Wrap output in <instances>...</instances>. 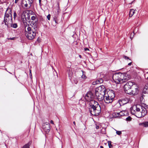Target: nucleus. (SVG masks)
<instances>
[{
    "mask_svg": "<svg viewBox=\"0 0 148 148\" xmlns=\"http://www.w3.org/2000/svg\"><path fill=\"white\" fill-rule=\"evenodd\" d=\"M12 12L11 8L8 7L5 12L3 20L5 25L7 26H9V25L12 21Z\"/></svg>",
    "mask_w": 148,
    "mask_h": 148,
    "instance_id": "1",
    "label": "nucleus"
},
{
    "mask_svg": "<svg viewBox=\"0 0 148 148\" xmlns=\"http://www.w3.org/2000/svg\"><path fill=\"white\" fill-rule=\"evenodd\" d=\"M25 27V35L27 38L30 40L34 39L36 36L37 33L33 31V29L29 26V25Z\"/></svg>",
    "mask_w": 148,
    "mask_h": 148,
    "instance_id": "2",
    "label": "nucleus"
},
{
    "mask_svg": "<svg viewBox=\"0 0 148 148\" xmlns=\"http://www.w3.org/2000/svg\"><path fill=\"white\" fill-rule=\"evenodd\" d=\"M114 97V93L113 91L108 92H107V95L104 97L103 99L106 103H111L113 101Z\"/></svg>",
    "mask_w": 148,
    "mask_h": 148,
    "instance_id": "3",
    "label": "nucleus"
},
{
    "mask_svg": "<svg viewBox=\"0 0 148 148\" xmlns=\"http://www.w3.org/2000/svg\"><path fill=\"white\" fill-rule=\"evenodd\" d=\"M89 111L93 115L98 116L101 113V108L100 106L89 108Z\"/></svg>",
    "mask_w": 148,
    "mask_h": 148,
    "instance_id": "4",
    "label": "nucleus"
},
{
    "mask_svg": "<svg viewBox=\"0 0 148 148\" xmlns=\"http://www.w3.org/2000/svg\"><path fill=\"white\" fill-rule=\"evenodd\" d=\"M123 76V73H115L113 75L112 79L114 81L116 84L122 83V80Z\"/></svg>",
    "mask_w": 148,
    "mask_h": 148,
    "instance_id": "5",
    "label": "nucleus"
},
{
    "mask_svg": "<svg viewBox=\"0 0 148 148\" xmlns=\"http://www.w3.org/2000/svg\"><path fill=\"white\" fill-rule=\"evenodd\" d=\"M134 85L133 83L129 81L127 82L124 86V88L125 92L127 94L131 93V90Z\"/></svg>",
    "mask_w": 148,
    "mask_h": 148,
    "instance_id": "6",
    "label": "nucleus"
},
{
    "mask_svg": "<svg viewBox=\"0 0 148 148\" xmlns=\"http://www.w3.org/2000/svg\"><path fill=\"white\" fill-rule=\"evenodd\" d=\"M32 3L31 0H23L22 5L23 8L25 9L29 8L31 7Z\"/></svg>",
    "mask_w": 148,
    "mask_h": 148,
    "instance_id": "7",
    "label": "nucleus"
},
{
    "mask_svg": "<svg viewBox=\"0 0 148 148\" xmlns=\"http://www.w3.org/2000/svg\"><path fill=\"white\" fill-rule=\"evenodd\" d=\"M95 92L106 94V89L104 86L101 85L96 88Z\"/></svg>",
    "mask_w": 148,
    "mask_h": 148,
    "instance_id": "8",
    "label": "nucleus"
},
{
    "mask_svg": "<svg viewBox=\"0 0 148 148\" xmlns=\"http://www.w3.org/2000/svg\"><path fill=\"white\" fill-rule=\"evenodd\" d=\"M94 97V96L92 95V93L90 91L88 92L85 97V99L88 101H90L93 99Z\"/></svg>",
    "mask_w": 148,
    "mask_h": 148,
    "instance_id": "9",
    "label": "nucleus"
},
{
    "mask_svg": "<svg viewBox=\"0 0 148 148\" xmlns=\"http://www.w3.org/2000/svg\"><path fill=\"white\" fill-rule=\"evenodd\" d=\"M138 90L137 86L133 85L131 90V93H129L128 94L135 95L138 94Z\"/></svg>",
    "mask_w": 148,
    "mask_h": 148,
    "instance_id": "10",
    "label": "nucleus"
},
{
    "mask_svg": "<svg viewBox=\"0 0 148 148\" xmlns=\"http://www.w3.org/2000/svg\"><path fill=\"white\" fill-rule=\"evenodd\" d=\"M96 97L99 101H101L104 98V95H106L101 93L95 92Z\"/></svg>",
    "mask_w": 148,
    "mask_h": 148,
    "instance_id": "11",
    "label": "nucleus"
},
{
    "mask_svg": "<svg viewBox=\"0 0 148 148\" xmlns=\"http://www.w3.org/2000/svg\"><path fill=\"white\" fill-rule=\"evenodd\" d=\"M42 127L44 131L46 133H48L50 130V124L49 123L47 124H44L42 126Z\"/></svg>",
    "mask_w": 148,
    "mask_h": 148,
    "instance_id": "12",
    "label": "nucleus"
},
{
    "mask_svg": "<svg viewBox=\"0 0 148 148\" xmlns=\"http://www.w3.org/2000/svg\"><path fill=\"white\" fill-rule=\"evenodd\" d=\"M131 113L138 118L142 117V114L141 111L136 112L133 110H131Z\"/></svg>",
    "mask_w": 148,
    "mask_h": 148,
    "instance_id": "13",
    "label": "nucleus"
},
{
    "mask_svg": "<svg viewBox=\"0 0 148 148\" xmlns=\"http://www.w3.org/2000/svg\"><path fill=\"white\" fill-rule=\"evenodd\" d=\"M123 78H122V80L121 81V83H122L126 82L127 80L130 79V75L127 74L123 73Z\"/></svg>",
    "mask_w": 148,
    "mask_h": 148,
    "instance_id": "14",
    "label": "nucleus"
},
{
    "mask_svg": "<svg viewBox=\"0 0 148 148\" xmlns=\"http://www.w3.org/2000/svg\"><path fill=\"white\" fill-rule=\"evenodd\" d=\"M129 101V99L127 98H122L119 100V103L121 106L127 103Z\"/></svg>",
    "mask_w": 148,
    "mask_h": 148,
    "instance_id": "15",
    "label": "nucleus"
},
{
    "mask_svg": "<svg viewBox=\"0 0 148 148\" xmlns=\"http://www.w3.org/2000/svg\"><path fill=\"white\" fill-rule=\"evenodd\" d=\"M89 104V107H95L97 106H99L100 105L98 103L92 99L90 101Z\"/></svg>",
    "mask_w": 148,
    "mask_h": 148,
    "instance_id": "16",
    "label": "nucleus"
},
{
    "mask_svg": "<svg viewBox=\"0 0 148 148\" xmlns=\"http://www.w3.org/2000/svg\"><path fill=\"white\" fill-rule=\"evenodd\" d=\"M140 108L142 109V107L140 105H134L132 107L131 110H133L136 112L140 111Z\"/></svg>",
    "mask_w": 148,
    "mask_h": 148,
    "instance_id": "17",
    "label": "nucleus"
},
{
    "mask_svg": "<svg viewBox=\"0 0 148 148\" xmlns=\"http://www.w3.org/2000/svg\"><path fill=\"white\" fill-rule=\"evenodd\" d=\"M103 80L102 78H99L96 80V81L93 82L92 84L93 85L97 84H98L102 83L103 82Z\"/></svg>",
    "mask_w": 148,
    "mask_h": 148,
    "instance_id": "18",
    "label": "nucleus"
},
{
    "mask_svg": "<svg viewBox=\"0 0 148 148\" xmlns=\"http://www.w3.org/2000/svg\"><path fill=\"white\" fill-rule=\"evenodd\" d=\"M18 27V25L16 23H13V21L9 25V26H7L8 28H10V27H12L14 28H16Z\"/></svg>",
    "mask_w": 148,
    "mask_h": 148,
    "instance_id": "19",
    "label": "nucleus"
},
{
    "mask_svg": "<svg viewBox=\"0 0 148 148\" xmlns=\"http://www.w3.org/2000/svg\"><path fill=\"white\" fill-rule=\"evenodd\" d=\"M32 143V141H29L27 144L25 145L22 148H29L30 146Z\"/></svg>",
    "mask_w": 148,
    "mask_h": 148,
    "instance_id": "20",
    "label": "nucleus"
},
{
    "mask_svg": "<svg viewBox=\"0 0 148 148\" xmlns=\"http://www.w3.org/2000/svg\"><path fill=\"white\" fill-rule=\"evenodd\" d=\"M141 112L142 114V116L144 117L147 114L146 109L145 108H143V109L142 108V110Z\"/></svg>",
    "mask_w": 148,
    "mask_h": 148,
    "instance_id": "21",
    "label": "nucleus"
},
{
    "mask_svg": "<svg viewBox=\"0 0 148 148\" xmlns=\"http://www.w3.org/2000/svg\"><path fill=\"white\" fill-rule=\"evenodd\" d=\"M22 20L23 21V23L24 25L25 26V27L26 26L27 28V27L29 25V24H27V23L26 22V18H22Z\"/></svg>",
    "mask_w": 148,
    "mask_h": 148,
    "instance_id": "22",
    "label": "nucleus"
},
{
    "mask_svg": "<svg viewBox=\"0 0 148 148\" xmlns=\"http://www.w3.org/2000/svg\"><path fill=\"white\" fill-rule=\"evenodd\" d=\"M139 125H143L145 127H148V121H146L145 122H144L140 123H139Z\"/></svg>",
    "mask_w": 148,
    "mask_h": 148,
    "instance_id": "23",
    "label": "nucleus"
},
{
    "mask_svg": "<svg viewBox=\"0 0 148 148\" xmlns=\"http://www.w3.org/2000/svg\"><path fill=\"white\" fill-rule=\"evenodd\" d=\"M135 13V10L133 9H131L129 12V16L132 17L134 14Z\"/></svg>",
    "mask_w": 148,
    "mask_h": 148,
    "instance_id": "24",
    "label": "nucleus"
},
{
    "mask_svg": "<svg viewBox=\"0 0 148 148\" xmlns=\"http://www.w3.org/2000/svg\"><path fill=\"white\" fill-rule=\"evenodd\" d=\"M31 28L33 29V31H35L37 33V30L38 29V27L37 25H35L34 27L32 26Z\"/></svg>",
    "mask_w": 148,
    "mask_h": 148,
    "instance_id": "25",
    "label": "nucleus"
},
{
    "mask_svg": "<svg viewBox=\"0 0 148 148\" xmlns=\"http://www.w3.org/2000/svg\"><path fill=\"white\" fill-rule=\"evenodd\" d=\"M147 90V89L146 88H145L143 89V91L142 93L144 94L145 95H147L148 93L146 91V90Z\"/></svg>",
    "mask_w": 148,
    "mask_h": 148,
    "instance_id": "26",
    "label": "nucleus"
},
{
    "mask_svg": "<svg viewBox=\"0 0 148 148\" xmlns=\"http://www.w3.org/2000/svg\"><path fill=\"white\" fill-rule=\"evenodd\" d=\"M108 145L109 148H110L111 147H112V142L110 141H108Z\"/></svg>",
    "mask_w": 148,
    "mask_h": 148,
    "instance_id": "27",
    "label": "nucleus"
},
{
    "mask_svg": "<svg viewBox=\"0 0 148 148\" xmlns=\"http://www.w3.org/2000/svg\"><path fill=\"white\" fill-rule=\"evenodd\" d=\"M132 118L130 116H129L126 118L127 121H130L132 120Z\"/></svg>",
    "mask_w": 148,
    "mask_h": 148,
    "instance_id": "28",
    "label": "nucleus"
},
{
    "mask_svg": "<svg viewBox=\"0 0 148 148\" xmlns=\"http://www.w3.org/2000/svg\"><path fill=\"white\" fill-rule=\"evenodd\" d=\"M116 133L117 134L119 135H120L121 134L122 132L121 131H117L116 130Z\"/></svg>",
    "mask_w": 148,
    "mask_h": 148,
    "instance_id": "29",
    "label": "nucleus"
},
{
    "mask_svg": "<svg viewBox=\"0 0 148 148\" xmlns=\"http://www.w3.org/2000/svg\"><path fill=\"white\" fill-rule=\"evenodd\" d=\"M123 58H125V59L126 60L129 59L130 60V59L128 57H127L126 56H125V55L123 56Z\"/></svg>",
    "mask_w": 148,
    "mask_h": 148,
    "instance_id": "30",
    "label": "nucleus"
},
{
    "mask_svg": "<svg viewBox=\"0 0 148 148\" xmlns=\"http://www.w3.org/2000/svg\"><path fill=\"white\" fill-rule=\"evenodd\" d=\"M17 16L16 13V12H14V18L15 19Z\"/></svg>",
    "mask_w": 148,
    "mask_h": 148,
    "instance_id": "31",
    "label": "nucleus"
},
{
    "mask_svg": "<svg viewBox=\"0 0 148 148\" xmlns=\"http://www.w3.org/2000/svg\"><path fill=\"white\" fill-rule=\"evenodd\" d=\"M134 33L133 32V33H132L130 35V38L132 39V38L133 37V36L134 35Z\"/></svg>",
    "mask_w": 148,
    "mask_h": 148,
    "instance_id": "32",
    "label": "nucleus"
},
{
    "mask_svg": "<svg viewBox=\"0 0 148 148\" xmlns=\"http://www.w3.org/2000/svg\"><path fill=\"white\" fill-rule=\"evenodd\" d=\"M31 19L33 21L35 20L36 19V16H32L31 17Z\"/></svg>",
    "mask_w": 148,
    "mask_h": 148,
    "instance_id": "33",
    "label": "nucleus"
},
{
    "mask_svg": "<svg viewBox=\"0 0 148 148\" xmlns=\"http://www.w3.org/2000/svg\"><path fill=\"white\" fill-rule=\"evenodd\" d=\"M51 15L50 14H48L47 16V18L48 20H49L50 19Z\"/></svg>",
    "mask_w": 148,
    "mask_h": 148,
    "instance_id": "34",
    "label": "nucleus"
},
{
    "mask_svg": "<svg viewBox=\"0 0 148 148\" xmlns=\"http://www.w3.org/2000/svg\"><path fill=\"white\" fill-rule=\"evenodd\" d=\"M144 99V97H143L142 96H141L140 98V100L141 101L143 102V99Z\"/></svg>",
    "mask_w": 148,
    "mask_h": 148,
    "instance_id": "35",
    "label": "nucleus"
},
{
    "mask_svg": "<svg viewBox=\"0 0 148 148\" xmlns=\"http://www.w3.org/2000/svg\"><path fill=\"white\" fill-rule=\"evenodd\" d=\"M8 40H14L15 39V37H13V38H8Z\"/></svg>",
    "mask_w": 148,
    "mask_h": 148,
    "instance_id": "36",
    "label": "nucleus"
},
{
    "mask_svg": "<svg viewBox=\"0 0 148 148\" xmlns=\"http://www.w3.org/2000/svg\"><path fill=\"white\" fill-rule=\"evenodd\" d=\"M82 78L85 79L86 78V76L85 75H83L82 76Z\"/></svg>",
    "mask_w": 148,
    "mask_h": 148,
    "instance_id": "37",
    "label": "nucleus"
},
{
    "mask_svg": "<svg viewBox=\"0 0 148 148\" xmlns=\"http://www.w3.org/2000/svg\"><path fill=\"white\" fill-rule=\"evenodd\" d=\"M147 95H145L144 94H143V93H142V94L141 95L144 98L146 96H147Z\"/></svg>",
    "mask_w": 148,
    "mask_h": 148,
    "instance_id": "38",
    "label": "nucleus"
},
{
    "mask_svg": "<svg viewBox=\"0 0 148 148\" xmlns=\"http://www.w3.org/2000/svg\"><path fill=\"white\" fill-rule=\"evenodd\" d=\"M56 17H54V20L55 21V22L56 23H57V21L56 20Z\"/></svg>",
    "mask_w": 148,
    "mask_h": 148,
    "instance_id": "39",
    "label": "nucleus"
},
{
    "mask_svg": "<svg viewBox=\"0 0 148 148\" xmlns=\"http://www.w3.org/2000/svg\"><path fill=\"white\" fill-rule=\"evenodd\" d=\"M84 50L86 51H89V49H88L87 48H85Z\"/></svg>",
    "mask_w": 148,
    "mask_h": 148,
    "instance_id": "40",
    "label": "nucleus"
},
{
    "mask_svg": "<svg viewBox=\"0 0 148 148\" xmlns=\"http://www.w3.org/2000/svg\"><path fill=\"white\" fill-rule=\"evenodd\" d=\"M19 1V0H15V3H17Z\"/></svg>",
    "mask_w": 148,
    "mask_h": 148,
    "instance_id": "41",
    "label": "nucleus"
},
{
    "mask_svg": "<svg viewBox=\"0 0 148 148\" xmlns=\"http://www.w3.org/2000/svg\"><path fill=\"white\" fill-rule=\"evenodd\" d=\"M117 114H118V116H120L119 115H120V116H122V115L120 114V113L118 112L117 113Z\"/></svg>",
    "mask_w": 148,
    "mask_h": 148,
    "instance_id": "42",
    "label": "nucleus"
},
{
    "mask_svg": "<svg viewBox=\"0 0 148 148\" xmlns=\"http://www.w3.org/2000/svg\"><path fill=\"white\" fill-rule=\"evenodd\" d=\"M50 123L53 124H54L53 121L52 120L51 121Z\"/></svg>",
    "mask_w": 148,
    "mask_h": 148,
    "instance_id": "43",
    "label": "nucleus"
},
{
    "mask_svg": "<svg viewBox=\"0 0 148 148\" xmlns=\"http://www.w3.org/2000/svg\"><path fill=\"white\" fill-rule=\"evenodd\" d=\"M96 128L97 129H98L99 128V126H96Z\"/></svg>",
    "mask_w": 148,
    "mask_h": 148,
    "instance_id": "44",
    "label": "nucleus"
},
{
    "mask_svg": "<svg viewBox=\"0 0 148 148\" xmlns=\"http://www.w3.org/2000/svg\"><path fill=\"white\" fill-rule=\"evenodd\" d=\"M132 64V62H130V63H129L128 64V65H130Z\"/></svg>",
    "mask_w": 148,
    "mask_h": 148,
    "instance_id": "45",
    "label": "nucleus"
},
{
    "mask_svg": "<svg viewBox=\"0 0 148 148\" xmlns=\"http://www.w3.org/2000/svg\"><path fill=\"white\" fill-rule=\"evenodd\" d=\"M73 123L75 125V121L73 122Z\"/></svg>",
    "mask_w": 148,
    "mask_h": 148,
    "instance_id": "46",
    "label": "nucleus"
},
{
    "mask_svg": "<svg viewBox=\"0 0 148 148\" xmlns=\"http://www.w3.org/2000/svg\"><path fill=\"white\" fill-rule=\"evenodd\" d=\"M100 148H103V147L102 146H100Z\"/></svg>",
    "mask_w": 148,
    "mask_h": 148,
    "instance_id": "47",
    "label": "nucleus"
},
{
    "mask_svg": "<svg viewBox=\"0 0 148 148\" xmlns=\"http://www.w3.org/2000/svg\"><path fill=\"white\" fill-rule=\"evenodd\" d=\"M79 57L80 58H82V56L81 55H79Z\"/></svg>",
    "mask_w": 148,
    "mask_h": 148,
    "instance_id": "48",
    "label": "nucleus"
},
{
    "mask_svg": "<svg viewBox=\"0 0 148 148\" xmlns=\"http://www.w3.org/2000/svg\"><path fill=\"white\" fill-rule=\"evenodd\" d=\"M39 5H40V6H41V2H39Z\"/></svg>",
    "mask_w": 148,
    "mask_h": 148,
    "instance_id": "49",
    "label": "nucleus"
},
{
    "mask_svg": "<svg viewBox=\"0 0 148 148\" xmlns=\"http://www.w3.org/2000/svg\"><path fill=\"white\" fill-rule=\"evenodd\" d=\"M39 2H41V0H39Z\"/></svg>",
    "mask_w": 148,
    "mask_h": 148,
    "instance_id": "50",
    "label": "nucleus"
},
{
    "mask_svg": "<svg viewBox=\"0 0 148 148\" xmlns=\"http://www.w3.org/2000/svg\"><path fill=\"white\" fill-rule=\"evenodd\" d=\"M77 81H76V82H75V84H77Z\"/></svg>",
    "mask_w": 148,
    "mask_h": 148,
    "instance_id": "51",
    "label": "nucleus"
},
{
    "mask_svg": "<svg viewBox=\"0 0 148 148\" xmlns=\"http://www.w3.org/2000/svg\"><path fill=\"white\" fill-rule=\"evenodd\" d=\"M132 2L130 3H129V4H132Z\"/></svg>",
    "mask_w": 148,
    "mask_h": 148,
    "instance_id": "52",
    "label": "nucleus"
},
{
    "mask_svg": "<svg viewBox=\"0 0 148 148\" xmlns=\"http://www.w3.org/2000/svg\"><path fill=\"white\" fill-rule=\"evenodd\" d=\"M58 7H59V3H58Z\"/></svg>",
    "mask_w": 148,
    "mask_h": 148,
    "instance_id": "53",
    "label": "nucleus"
},
{
    "mask_svg": "<svg viewBox=\"0 0 148 148\" xmlns=\"http://www.w3.org/2000/svg\"><path fill=\"white\" fill-rule=\"evenodd\" d=\"M81 71L82 72V73H83V72H84V71H83L82 70Z\"/></svg>",
    "mask_w": 148,
    "mask_h": 148,
    "instance_id": "54",
    "label": "nucleus"
},
{
    "mask_svg": "<svg viewBox=\"0 0 148 148\" xmlns=\"http://www.w3.org/2000/svg\"><path fill=\"white\" fill-rule=\"evenodd\" d=\"M134 0L133 1H132V3H133V2H134Z\"/></svg>",
    "mask_w": 148,
    "mask_h": 148,
    "instance_id": "55",
    "label": "nucleus"
},
{
    "mask_svg": "<svg viewBox=\"0 0 148 148\" xmlns=\"http://www.w3.org/2000/svg\"><path fill=\"white\" fill-rule=\"evenodd\" d=\"M31 0L32 1V3L33 2V0Z\"/></svg>",
    "mask_w": 148,
    "mask_h": 148,
    "instance_id": "56",
    "label": "nucleus"
},
{
    "mask_svg": "<svg viewBox=\"0 0 148 148\" xmlns=\"http://www.w3.org/2000/svg\"><path fill=\"white\" fill-rule=\"evenodd\" d=\"M31 70H30V73H31Z\"/></svg>",
    "mask_w": 148,
    "mask_h": 148,
    "instance_id": "57",
    "label": "nucleus"
},
{
    "mask_svg": "<svg viewBox=\"0 0 148 148\" xmlns=\"http://www.w3.org/2000/svg\"><path fill=\"white\" fill-rule=\"evenodd\" d=\"M147 78L148 79V77H147Z\"/></svg>",
    "mask_w": 148,
    "mask_h": 148,
    "instance_id": "58",
    "label": "nucleus"
},
{
    "mask_svg": "<svg viewBox=\"0 0 148 148\" xmlns=\"http://www.w3.org/2000/svg\"><path fill=\"white\" fill-rule=\"evenodd\" d=\"M147 73L148 74V72H147Z\"/></svg>",
    "mask_w": 148,
    "mask_h": 148,
    "instance_id": "59",
    "label": "nucleus"
}]
</instances>
